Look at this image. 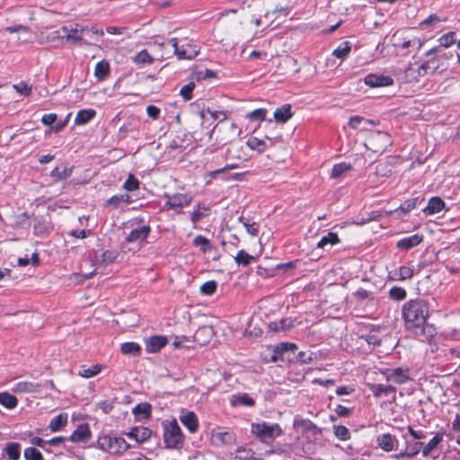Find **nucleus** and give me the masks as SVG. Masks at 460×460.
<instances>
[{"label":"nucleus","mask_w":460,"mask_h":460,"mask_svg":"<svg viewBox=\"0 0 460 460\" xmlns=\"http://www.w3.org/2000/svg\"><path fill=\"white\" fill-rule=\"evenodd\" d=\"M429 305L422 299H411L402 306V317L405 327L415 332H422L425 323L429 317Z\"/></svg>","instance_id":"nucleus-1"},{"label":"nucleus","mask_w":460,"mask_h":460,"mask_svg":"<svg viewBox=\"0 0 460 460\" xmlns=\"http://www.w3.org/2000/svg\"><path fill=\"white\" fill-rule=\"evenodd\" d=\"M164 443L166 448L179 449L183 447L184 435L175 419L162 422Z\"/></svg>","instance_id":"nucleus-2"},{"label":"nucleus","mask_w":460,"mask_h":460,"mask_svg":"<svg viewBox=\"0 0 460 460\" xmlns=\"http://www.w3.org/2000/svg\"><path fill=\"white\" fill-rule=\"evenodd\" d=\"M97 447L111 455H121L129 448V444L121 437L101 434L97 439Z\"/></svg>","instance_id":"nucleus-3"},{"label":"nucleus","mask_w":460,"mask_h":460,"mask_svg":"<svg viewBox=\"0 0 460 460\" xmlns=\"http://www.w3.org/2000/svg\"><path fill=\"white\" fill-rule=\"evenodd\" d=\"M251 432L260 440L264 441L268 438H275L282 435L281 427L277 423H269L266 421L252 423Z\"/></svg>","instance_id":"nucleus-4"},{"label":"nucleus","mask_w":460,"mask_h":460,"mask_svg":"<svg viewBox=\"0 0 460 460\" xmlns=\"http://www.w3.org/2000/svg\"><path fill=\"white\" fill-rule=\"evenodd\" d=\"M211 442L216 447H231L236 443V435L229 429L217 427L211 430Z\"/></svg>","instance_id":"nucleus-5"},{"label":"nucleus","mask_w":460,"mask_h":460,"mask_svg":"<svg viewBox=\"0 0 460 460\" xmlns=\"http://www.w3.org/2000/svg\"><path fill=\"white\" fill-rule=\"evenodd\" d=\"M62 30L66 32L65 37L66 38L67 40L73 41V42L82 41L84 44L87 43L85 40H83V37L84 35H87L89 33L99 34V35L103 34L102 31H99L95 28L87 29L84 27H81L79 25H75V28L63 27Z\"/></svg>","instance_id":"nucleus-6"},{"label":"nucleus","mask_w":460,"mask_h":460,"mask_svg":"<svg viewBox=\"0 0 460 460\" xmlns=\"http://www.w3.org/2000/svg\"><path fill=\"white\" fill-rule=\"evenodd\" d=\"M169 44L173 48L174 54L179 59H193L199 54L196 45L186 43L179 46L177 39L172 38L169 40Z\"/></svg>","instance_id":"nucleus-7"},{"label":"nucleus","mask_w":460,"mask_h":460,"mask_svg":"<svg viewBox=\"0 0 460 460\" xmlns=\"http://www.w3.org/2000/svg\"><path fill=\"white\" fill-rule=\"evenodd\" d=\"M381 374L386 381L398 385L404 384L410 379V372L408 368H385L381 370Z\"/></svg>","instance_id":"nucleus-8"},{"label":"nucleus","mask_w":460,"mask_h":460,"mask_svg":"<svg viewBox=\"0 0 460 460\" xmlns=\"http://www.w3.org/2000/svg\"><path fill=\"white\" fill-rule=\"evenodd\" d=\"M371 148L376 153H382L392 144V139L386 132L377 131L372 134L368 140Z\"/></svg>","instance_id":"nucleus-9"},{"label":"nucleus","mask_w":460,"mask_h":460,"mask_svg":"<svg viewBox=\"0 0 460 460\" xmlns=\"http://www.w3.org/2000/svg\"><path fill=\"white\" fill-rule=\"evenodd\" d=\"M192 200V197L189 194L176 193L166 196L164 209H178L188 207Z\"/></svg>","instance_id":"nucleus-10"},{"label":"nucleus","mask_w":460,"mask_h":460,"mask_svg":"<svg viewBox=\"0 0 460 460\" xmlns=\"http://www.w3.org/2000/svg\"><path fill=\"white\" fill-rule=\"evenodd\" d=\"M281 137H269L266 139H260L256 137H250L246 142L247 146L259 153L265 151L267 148L273 146L280 140Z\"/></svg>","instance_id":"nucleus-11"},{"label":"nucleus","mask_w":460,"mask_h":460,"mask_svg":"<svg viewBox=\"0 0 460 460\" xmlns=\"http://www.w3.org/2000/svg\"><path fill=\"white\" fill-rule=\"evenodd\" d=\"M179 420L190 433H196L198 431L199 422L194 411L182 409L180 412Z\"/></svg>","instance_id":"nucleus-12"},{"label":"nucleus","mask_w":460,"mask_h":460,"mask_svg":"<svg viewBox=\"0 0 460 460\" xmlns=\"http://www.w3.org/2000/svg\"><path fill=\"white\" fill-rule=\"evenodd\" d=\"M378 447L385 452H391L398 448V439L394 435L384 433L376 438Z\"/></svg>","instance_id":"nucleus-13"},{"label":"nucleus","mask_w":460,"mask_h":460,"mask_svg":"<svg viewBox=\"0 0 460 460\" xmlns=\"http://www.w3.org/2000/svg\"><path fill=\"white\" fill-rule=\"evenodd\" d=\"M402 438L405 440V447L403 450L400 451L398 454L395 455L396 458H411L417 456L420 452V450H422L421 442L411 443L410 441H408L406 435H402Z\"/></svg>","instance_id":"nucleus-14"},{"label":"nucleus","mask_w":460,"mask_h":460,"mask_svg":"<svg viewBox=\"0 0 460 460\" xmlns=\"http://www.w3.org/2000/svg\"><path fill=\"white\" fill-rule=\"evenodd\" d=\"M364 82L367 85L370 87H383L389 86L394 84V80L392 77L384 75L377 74H369L367 75Z\"/></svg>","instance_id":"nucleus-15"},{"label":"nucleus","mask_w":460,"mask_h":460,"mask_svg":"<svg viewBox=\"0 0 460 460\" xmlns=\"http://www.w3.org/2000/svg\"><path fill=\"white\" fill-rule=\"evenodd\" d=\"M168 343V339L163 335H155L146 340V350L147 353H156Z\"/></svg>","instance_id":"nucleus-16"},{"label":"nucleus","mask_w":460,"mask_h":460,"mask_svg":"<svg viewBox=\"0 0 460 460\" xmlns=\"http://www.w3.org/2000/svg\"><path fill=\"white\" fill-rule=\"evenodd\" d=\"M150 231H151V229H150L149 226H146V225L138 226L130 231V233L126 237V241L128 243H136V242L144 241L149 235Z\"/></svg>","instance_id":"nucleus-17"},{"label":"nucleus","mask_w":460,"mask_h":460,"mask_svg":"<svg viewBox=\"0 0 460 460\" xmlns=\"http://www.w3.org/2000/svg\"><path fill=\"white\" fill-rule=\"evenodd\" d=\"M423 240V235L415 234L413 235L404 237L396 243V247L399 250L407 251L419 245Z\"/></svg>","instance_id":"nucleus-18"},{"label":"nucleus","mask_w":460,"mask_h":460,"mask_svg":"<svg viewBox=\"0 0 460 460\" xmlns=\"http://www.w3.org/2000/svg\"><path fill=\"white\" fill-rule=\"evenodd\" d=\"M40 385L39 384L27 381L18 382L12 388V391L15 394H33L40 392Z\"/></svg>","instance_id":"nucleus-19"},{"label":"nucleus","mask_w":460,"mask_h":460,"mask_svg":"<svg viewBox=\"0 0 460 460\" xmlns=\"http://www.w3.org/2000/svg\"><path fill=\"white\" fill-rule=\"evenodd\" d=\"M152 434L151 429L146 427H135L127 433V436L138 443L146 441Z\"/></svg>","instance_id":"nucleus-20"},{"label":"nucleus","mask_w":460,"mask_h":460,"mask_svg":"<svg viewBox=\"0 0 460 460\" xmlns=\"http://www.w3.org/2000/svg\"><path fill=\"white\" fill-rule=\"evenodd\" d=\"M413 276V270L407 266H402L389 271V278L394 281H404L411 279Z\"/></svg>","instance_id":"nucleus-21"},{"label":"nucleus","mask_w":460,"mask_h":460,"mask_svg":"<svg viewBox=\"0 0 460 460\" xmlns=\"http://www.w3.org/2000/svg\"><path fill=\"white\" fill-rule=\"evenodd\" d=\"M294 428L303 432H310L313 435H316L320 432V429L314 425L310 420H305L301 418H295Z\"/></svg>","instance_id":"nucleus-22"},{"label":"nucleus","mask_w":460,"mask_h":460,"mask_svg":"<svg viewBox=\"0 0 460 460\" xmlns=\"http://www.w3.org/2000/svg\"><path fill=\"white\" fill-rule=\"evenodd\" d=\"M393 45L397 49H406L411 46H417L418 48H420L421 43L416 38H414V39L401 38L400 33L396 32L393 36Z\"/></svg>","instance_id":"nucleus-23"},{"label":"nucleus","mask_w":460,"mask_h":460,"mask_svg":"<svg viewBox=\"0 0 460 460\" xmlns=\"http://www.w3.org/2000/svg\"><path fill=\"white\" fill-rule=\"evenodd\" d=\"M91 438V431L87 425H80L70 436L69 439L75 443L86 442Z\"/></svg>","instance_id":"nucleus-24"},{"label":"nucleus","mask_w":460,"mask_h":460,"mask_svg":"<svg viewBox=\"0 0 460 460\" xmlns=\"http://www.w3.org/2000/svg\"><path fill=\"white\" fill-rule=\"evenodd\" d=\"M368 387L372 392L373 395L376 398L381 396H387L390 394H395V387L392 385H385L382 384H369Z\"/></svg>","instance_id":"nucleus-25"},{"label":"nucleus","mask_w":460,"mask_h":460,"mask_svg":"<svg viewBox=\"0 0 460 460\" xmlns=\"http://www.w3.org/2000/svg\"><path fill=\"white\" fill-rule=\"evenodd\" d=\"M68 415L67 413H60L55 416L49 424V429L51 432H58L63 429L67 424Z\"/></svg>","instance_id":"nucleus-26"},{"label":"nucleus","mask_w":460,"mask_h":460,"mask_svg":"<svg viewBox=\"0 0 460 460\" xmlns=\"http://www.w3.org/2000/svg\"><path fill=\"white\" fill-rule=\"evenodd\" d=\"M445 208V202L438 197H433L429 200V203L423 212L427 215H433L440 212Z\"/></svg>","instance_id":"nucleus-27"},{"label":"nucleus","mask_w":460,"mask_h":460,"mask_svg":"<svg viewBox=\"0 0 460 460\" xmlns=\"http://www.w3.org/2000/svg\"><path fill=\"white\" fill-rule=\"evenodd\" d=\"M4 455L9 460H19L21 456V446L17 442H8L4 448Z\"/></svg>","instance_id":"nucleus-28"},{"label":"nucleus","mask_w":460,"mask_h":460,"mask_svg":"<svg viewBox=\"0 0 460 460\" xmlns=\"http://www.w3.org/2000/svg\"><path fill=\"white\" fill-rule=\"evenodd\" d=\"M95 115L96 111L93 109L80 110L75 118V124L84 125L90 122L95 117Z\"/></svg>","instance_id":"nucleus-29"},{"label":"nucleus","mask_w":460,"mask_h":460,"mask_svg":"<svg viewBox=\"0 0 460 460\" xmlns=\"http://www.w3.org/2000/svg\"><path fill=\"white\" fill-rule=\"evenodd\" d=\"M231 404L233 406H253L254 400L247 394H237L232 395Z\"/></svg>","instance_id":"nucleus-30"},{"label":"nucleus","mask_w":460,"mask_h":460,"mask_svg":"<svg viewBox=\"0 0 460 460\" xmlns=\"http://www.w3.org/2000/svg\"><path fill=\"white\" fill-rule=\"evenodd\" d=\"M292 117L291 106L289 104L278 108L274 112V119L278 122L285 123Z\"/></svg>","instance_id":"nucleus-31"},{"label":"nucleus","mask_w":460,"mask_h":460,"mask_svg":"<svg viewBox=\"0 0 460 460\" xmlns=\"http://www.w3.org/2000/svg\"><path fill=\"white\" fill-rule=\"evenodd\" d=\"M131 202L130 196L128 194L114 195L107 200V205L116 209L119 208L122 204H129Z\"/></svg>","instance_id":"nucleus-32"},{"label":"nucleus","mask_w":460,"mask_h":460,"mask_svg":"<svg viewBox=\"0 0 460 460\" xmlns=\"http://www.w3.org/2000/svg\"><path fill=\"white\" fill-rule=\"evenodd\" d=\"M212 334H213V329L209 326H202L200 327L194 334V341L202 345V344H205L207 342V341L204 338H211L212 337Z\"/></svg>","instance_id":"nucleus-33"},{"label":"nucleus","mask_w":460,"mask_h":460,"mask_svg":"<svg viewBox=\"0 0 460 460\" xmlns=\"http://www.w3.org/2000/svg\"><path fill=\"white\" fill-rule=\"evenodd\" d=\"M340 243V238L336 233L329 232L323 236L317 243V248L323 249L327 245H335Z\"/></svg>","instance_id":"nucleus-34"},{"label":"nucleus","mask_w":460,"mask_h":460,"mask_svg":"<svg viewBox=\"0 0 460 460\" xmlns=\"http://www.w3.org/2000/svg\"><path fill=\"white\" fill-rule=\"evenodd\" d=\"M0 404L5 407L6 409L11 410L17 406L18 400L14 395L7 392H4L0 393Z\"/></svg>","instance_id":"nucleus-35"},{"label":"nucleus","mask_w":460,"mask_h":460,"mask_svg":"<svg viewBox=\"0 0 460 460\" xmlns=\"http://www.w3.org/2000/svg\"><path fill=\"white\" fill-rule=\"evenodd\" d=\"M351 50V44L349 41L341 42L333 51L332 55L337 58L344 60Z\"/></svg>","instance_id":"nucleus-36"},{"label":"nucleus","mask_w":460,"mask_h":460,"mask_svg":"<svg viewBox=\"0 0 460 460\" xmlns=\"http://www.w3.org/2000/svg\"><path fill=\"white\" fill-rule=\"evenodd\" d=\"M120 350L124 355L137 357L141 353V347L138 343L136 342H125L121 344Z\"/></svg>","instance_id":"nucleus-37"},{"label":"nucleus","mask_w":460,"mask_h":460,"mask_svg":"<svg viewBox=\"0 0 460 460\" xmlns=\"http://www.w3.org/2000/svg\"><path fill=\"white\" fill-rule=\"evenodd\" d=\"M418 199H411L406 200L402 205L400 206L397 209H395L394 212L397 214L399 217H402L403 215H406L412 209H414L417 206Z\"/></svg>","instance_id":"nucleus-38"},{"label":"nucleus","mask_w":460,"mask_h":460,"mask_svg":"<svg viewBox=\"0 0 460 460\" xmlns=\"http://www.w3.org/2000/svg\"><path fill=\"white\" fill-rule=\"evenodd\" d=\"M209 208L204 206L197 205L190 215V220L193 224L198 223L203 217L208 215Z\"/></svg>","instance_id":"nucleus-39"},{"label":"nucleus","mask_w":460,"mask_h":460,"mask_svg":"<svg viewBox=\"0 0 460 460\" xmlns=\"http://www.w3.org/2000/svg\"><path fill=\"white\" fill-rule=\"evenodd\" d=\"M443 438L441 434H437L433 438H431L423 447H422V455L424 456H428L430 453L438 447V445L442 441Z\"/></svg>","instance_id":"nucleus-40"},{"label":"nucleus","mask_w":460,"mask_h":460,"mask_svg":"<svg viewBox=\"0 0 460 460\" xmlns=\"http://www.w3.org/2000/svg\"><path fill=\"white\" fill-rule=\"evenodd\" d=\"M102 370V366L99 364L93 365L89 367H86L84 366L81 367V369L79 370L78 375L84 378H90L96 375H98Z\"/></svg>","instance_id":"nucleus-41"},{"label":"nucleus","mask_w":460,"mask_h":460,"mask_svg":"<svg viewBox=\"0 0 460 460\" xmlns=\"http://www.w3.org/2000/svg\"><path fill=\"white\" fill-rule=\"evenodd\" d=\"M110 73V66L109 63L102 60L96 64L95 69H94V75L95 76L102 80L104 79L106 76H108Z\"/></svg>","instance_id":"nucleus-42"},{"label":"nucleus","mask_w":460,"mask_h":460,"mask_svg":"<svg viewBox=\"0 0 460 460\" xmlns=\"http://www.w3.org/2000/svg\"><path fill=\"white\" fill-rule=\"evenodd\" d=\"M352 169L351 165L346 163H341L334 164L332 172L331 177L333 179L340 178L342 176L345 172L350 171Z\"/></svg>","instance_id":"nucleus-43"},{"label":"nucleus","mask_w":460,"mask_h":460,"mask_svg":"<svg viewBox=\"0 0 460 460\" xmlns=\"http://www.w3.org/2000/svg\"><path fill=\"white\" fill-rule=\"evenodd\" d=\"M193 244L199 247L202 252H209L212 249L209 240L203 235H197L193 240Z\"/></svg>","instance_id":"nucleus-44"},{"label":"nucleus","mask_w":460,"mask_h":460,"mask_svg":"<svg viewBox=\"0 0 460 460\" xmlns=\"http://www.w3.org/2000/svg\"><path fill=\"white\" fill-rule=\"evenodd\" d=\"M254 260V257L250 255L244 250L238 252L234 257V261L238 265L248 266Z\"/></svg>","instance_id":"nucleus-45"},{"label":"nucleus","mask_w":460,"mask_h":460,"mask_svg":"<svg viewBox=\"0 0 460 460\" xmlns=\"http://www.w3.org/2000/svg\"><path fill=\"white\" fill-rule=\"evenodd\" d=\"M153 61V58L146 50H141L133 58V62L138 65L152 64Z\"/></svg>","instance_id":"nucleus-46"},{"label":"nucleus","mask_w":460,"mask_h":460,"mask_svg":"<svg viewBox=\"0 0 460 460\" xmlns=\"http://www.w3.org/2000/svg\"><path fill=\"white\" fill-rule=\"evenodd\" d=\"M23 456L25 460H44L41 452L34 447L25 448Z\"/></svg>","instance_id":"nucleus-47"},{"label":"nucleus","mask_w":460,"mask_h":460,"mask_svg":"<svg viewBox=\"0 0 460 460\" xmlns=\"http://www.w3.org/2000/svg\"><path fill=\"white\" fill-rule=\"evenodd\" d=\"M297 349V346L295 343L281 342L276 346L274 353L276 355H283L287 351L295 352Z\"/></svg>","instance_id":"nucleus-48"},{"label":"nucleus","mask_w":460,"mask_h":460,"mask_svg":"<svg viewBox=\"0 0 460 460\" xmlns=\"http://www.w3.org/2000/svg\"><path fill=\"white\" fill-rule=\"evenodd\" d=\"M365 123V124H371V125H376V122L374 120H370V119H366L364 117H361V116H353L349 119V126L353 128V129H357L359 128L360 124L361 123Z\"/></svg>","instance_id":"nucleus-49"},{"label":"nucleus","mask_w":460,"mask_h":460,"mask_svg":"<svg viewBox=\"0 0 460 460\" xmlns=\"http://www.w3.org/2000/svg\"><path fill=\"white\" fill-rule=\"evenodd\" d=\"M438 41L440 46L448 48L456 42V33L453 31L446 33L438 39Z\"/></svg>","instance_id":"nucleus-50"},{"label":"nucleus","mask_w":460,"mask_h":460,"mask_svg":"<svg viewBox=\"0 0 460 460\" xmlns=\"http://www.w3.org/2000/svg\"><path fill=\"white\" fill-rule=\"evenodd\" d=\"M240 221L243 223L246 232L252 236H256L259 233V225L255 222L250 223L248 220L241 217Z\"/></svg>","instance_id":"nucleus-51"},{"label":"nucleus","mask_w":460,"mask_h":460,"mask_svg":"<svg viewBox=\"0 0 460 460\" xmlns=\"http://www.w3.org/2000/svg\"><path fill=\"white\" fill-rule=\"evenodd\" d=\"M389 296L397 301L403 300L406 297V290L400 287H394L389 290Z\"/></svg>","instance_id":"nucleus-52"},{"label":"nucleus","mask_w":460,"mask_h":460,"mask_svg":"<svg viewBox=\"0 0 460 460\" xmlns=\"http://www.w3.org/2000/svg\"><path fill=\"white\" fill-rule=\"evenodd\" d=\"M334 434L341 440H348L350 438V432L345 426H334Z\"/></svg>","instance_id":"nucleus-53"},{"label":"nucleus","mask_w":460,"mask_h":460,"mask_svg":"<svg viewBox=\"0 0 460 460\" xmlns=\"http://www.w3.org/2000/svg\"><path fill=\"white\" fill-rule=\"evenodd\" d=\"M435 59V58H431L427 62L422 64L419 68V75H422L426 74L429 69H431L432 72H434L438 68Z\"/></svg>","instance_id":"nucleus-54"},{"label":"nucleus","mask_w":460,"mask_h":460,"mask_svg":"<svg viewBox=\"0 0 460 460\" xmlns=\"http://www.w3.org/2000/svg\"><path fill=\"white\" fill-rule=\"evenodd\" d=\"M123 188L128 191H133L139 188V181L134 175L130 174L123 184Z\"/></svg>","instance_id":"nucleus-55"},{"label":"nucleus","mask_w":460,"mask_h":460,"mask_svg":"<svg viewBox=\"0 0 460 460\" xmlns=\"http://www.w3.org/2000/svg\"><path fill=\"white\" fill-rule=\"evenodd\" d=\"M195 88V84L190 82L185 85H183L180 91V94L185 101H190L192 99V92Z\"/></svg>","instance_id":"nucleus-56"},{"label":"nucleus","mask_w":460,"mask_h":460,"mask_svg":"<svg viewBox=\"0 0 460 460\" xmlns=\"http://www.w3.org/2000/svg\"><path fill=\"white\" fill-rule=\"evenodd\" d=\"M217 284L214 280L207 281L200 287V292L203 295L210 296L216 292Z\"/></svg>","instance_id":"nucleus-57"},{"label":"nucleus","mask_w":460,"mask_h":460,"mask_svg":"<svg viewBox=\"0 0 460 460\" xmlns=\"http://www.w3.org/2000/svg\"><path fill=\"white\" fill-rule=\"evenodd\" d=\"M266 113L267 111L265 109L260 108L249 112L246 117L251 120L262 121L265 119Z\"/></svg>","instance_id":"nucleus-58"},{"label":"nucleus","mask_w":460,"mask_h":460,"mask_svg":"<svg viewBox=\"0 0 460 460\" xmlns=\"http://www.w3.org/2000/svg\"><path fill=\"white\" fill-rule=\"evenodd\" d=\"M133 412L137 415H144L145 417H149L150 405L147 403H139L134 408Z\"/></svg>","instance_id":"nucleus-59"},{"label":"nucleus","mask_w":460,"mask_h":460,"mask_svg":"<svg viewBox=\"0 0 460 460\" xmlns=\"http://www.w3.org/2000/svg\"><path fill=\"white\" fill-rule=\"evenodd\" d=\"M13 88L16 90L17 93L24 96H28L31 93V87L24 82H21L17 84H14Z\"/></svg>","instance_id":"nucleus-60"},{"label":"nucleus","mask_w":460,"mask_h":460,"mask_svg":"<svg viewBox=\"0 0 460 460\" xmlns=\"http://www.w3.org/2000/svg\"><path fill=\"white\" fill-rule=\"evenodd\" d=\"M98 407L104 412L109 413L113 409V402L104 400L98 403Z\"/></svg>","instance_id":"nucleus-61"},{"label":"nucleus","mask_w":460,"mask_h":460,"mask_svg":"<svg viewBox=\"0 0 460 460\" xmlns=\"http://www.w3.org/2000/svg\"><path fill=\"white\" fill-rule=\"evenodd\" d=\"M146 112L150 118L156 119L160 115V109L155 105H149L146 107Z\"/></svg>","instance_id":"nucleus-62"},{"label":"nucleus","mask_w":460,"mask_h":460,"mask_svg":"<svg viewBox=\"0 0 460 460\" xmlns=\"http://www.w3.org/2000/svg\"><path fill=\"white\" fill-rule=\"evenodd\" d=\"M56 119H57V115L55 113H49V114H44L42 116L41 121L44 125L50 126L56 121Z\"/></svg>","instance_id":"nucleus-63"},{"label":"nucleus","mask_w":460,"mask_h":460,"mask_svg":"<svg viewBox=\"0 0 460 460\" xmlns=\"http://www.w3.org/2000/svg\"><path fill=\"white\" fill-rule=\"evenodd\" d=\"M51 175L53 177H57L58 179H66L69 176V173L66 172V169H64L63 171H60L59 168L56 167L52 172Z\"/></svg>","instance_id":"nucleus-64"}]
</instances>
